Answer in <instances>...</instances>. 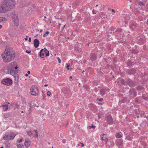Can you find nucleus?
Wrapping results in <instances>:
<instances>
[{
  "mask_svg": "<svg viewBox=\"0 0 148 148\" xmlns=\"http://www.w3.org/2000/svg\"><path fill=\"white\" fill-rule=\"evenodd\" d=\"M15 4L14 0H3L0 5V13H5L10 10Z\"/></svg>",
  "mask_w": 148,
  "mask_h": 148,
  "instance_id": "nucleus-1",
  "label": "nucleus"
},
{
  "mask_svg": "<svg viewBox=\"0 0 148 148\" xmlns=\"http://www.w3.org/2000/svg\"><path fill=\"white\" fill-rule=\"evenodd\" d=\"M14 54L11 53L9 49H5L2 56L4 62H8L12 60L14 58Z\"/></svg>",
  "mask_w": 148,
  "mask_h": 148,
  "instance_id": "nucleus-2",
  "label": "nucleus"
},
{
  "mask_svg": "<svg viewBox=\"0 0 148 148\" xmlns=\"http://www.w3.org/2000/svg\"><path fill=\"white\" fill-rule=\"evenodd\" d=\"M16 134L11 132L6 133L3 137L4 139L6 140H12L14 139Z\"/></svg>",
  "mask_w": 148,
  "mask_h": 148,
  "instance_id": "nucleus-3",
  "label": "nucleus"
},
{
  "mask_svg": "<svg viewBox=\"0 0 148 148\" xmlns=\"http://www.w3.org/2000/svg\"><path fill=\"white\" fill-rule=\"evenodd\" d=\"M16 63L15 62H12L9 64L8 66L7 67V70L9 71L12 75H17L16 74L18 72V71L12 69V68L14 67L13 65H15Z\"/></svg>",
  "mask_w": 148,
  "mask_h": 148,
  "instance_id": "nucleus-4",
  "label": "nucleus"
},
{
  "mask_svg": "<svg viewBox=\"0 0 148 148\" xmlns=\"http://www.w3.org/2000/svg\"><path fill=\"white\" fill-rule=\"evenodd\" d=\"M30 94L34 96H37L38 94V88L35 85H33L30 88Z\"/></svg>",
  "mask_w": 148,
  "mask_h": 148,
  "instance_id": "nucleus-5",
  "label": "nucleus"
},
{
  "mask_svg": "<svg viewBox=\"0 0 148 148\" xmlns=\"http://www.w3.org/2000/svg\"><path fill=\"white\" fill-rule=\"evenodd\" d=\"M11 17L12 18L13 21L14 22V25L17 26L18 25V16L16 14H11Z\"/></svg>",
  "mask_w": 148,
  "mask_h": 148,
  "instance_id": "nucleus-6",
  "label": "nucleus"
},
{
  "mask_svg": "<svg viewBox=\"0 0 148 148\" xmlns=\"http://www.w3.org/2000/svg\"><path fill=\"white\" fill-rule=\"evenodd\" d=\"M1 83L3 84L10 86L12 84V81L10 78H7L3 79L1 81Z\"/></svg>",
  "mask_w": 148,
  "mask_h": 148,
  "instance_id": "nucleus-7",
  "label": "nucleus"
},
{
  "mask_svg": "<svg viewBox=\"0 0 148 148\" xmlns=\"http://www.w3.org/2000/svg\"><path fill=\"white\" fill-rule=\"evenodd\" d=\"M27 134L28 135L30 136H33L36 137L37 138L38 136V131L36 130H34L32 132L31 131H29L27 132Z\"/></svg>",
  "mask_w": 148,
  "mask_h": 148,
  "instance_id": "nucleus-8",
  "label": "nucleus"
},
{
  "mask_svg": "<svg viewBox=\"0 0 148 148\" xmlns=\"http://www.w3.org/2000/svg\"><path fill=\"white\" fill-rule=\"evenodd\" d=\"M106 142L107 145V146L109 147H112L114 145V142L111 139L107 138Z\"/></svg>",
  "mask_w": 148,
  "mask_h": 148,
  "instance_id": "nucleus-9",
  "label": "nucleus"
},
{
  "mask_svg": "<svg viewBox=\"0 0 148 148\" xmlns=\"http://www.w3.org/2000/svg\"><path fill=\"white\" fill-rule=\"evenodd\" d=\"M107 121L108 124H112L113 123V121L111 116L110 115H108L107 116Z\"/></svg>",
  "mask_w": 148,
  "mask_h": 148,
  "instance_id": "nucleus-10",
  "label": "nucleus"
},
{
  "mask_svg": "<svg viewBox=\"0 0 148 148\" xmlns=\"http://www.w3.org/2000/svg\"><path fill=\"white\" fill-rule=\"evenodd\" d=\"M34 44L35 48H37L38 47L39 44V40L37 39H35L34 41Z\"/></svg>",
  "mask_w": 148,
  "mask_h": 148,
  "instance_id": "nucleus-11",
  "label": "nucleus"
},
{
  "mask_svg": "<svg viewBox=\"0 0 148 148\" xmlns=\"http://www.w3.org/2000/svg\"><path fill=\"white\" fill-rule=\"evenodd\" d=\"M127 85H128L130 86H135L134 82L131 80H128Z\"/></svg>",
  "mask_w": 148,
  "mask_h": 148,
  "instance_id": "nucleus-12",
  "label": "nucleus"
},
{
  "mask_svg": "<svg viewBox=\"0 0 148 148\" xmlns=\"http://www.w3.org/2000/svg\"><path fill=\"white\" fill-rule=\"evenodd\" d=\"M127 73L130 74H134L136 73V70L134 69H132L127 71Z\"/></svg>",
  "mask_w": 148,
  "mask_h": 148,
  "instance_id": "nucleus-13",
  "label": "nucleus"
},
{
  "mask_svg": "<svg viewBox=\"0 0 148 148\" xmlns=\"http://www.w3.org/2000/svg\"><path fill=\"white\" fill-rule=\"evenodd\" d=\"M30 143V141L29 139H26L25 141V145L27 147H29Z\"/></svg>",
  "mask_w": 148,
  "mask_h": 148,
  "instance_id": "nucleus-14",
  "label": "nucleus"
},
{
  "mask_svg": "<svg viewBox=\"0 0 148 148\" xmlns=\"http://www.w3.org/2000/svg\"><path fill=\"white\" fill-rule=\"evenodd\" d=\"M45 50H46L45 48L42 49L40 50V56L42 58H43L45 55V52H44Z\"/></svg>",
  "mask_w": 148,
  "mask_h": 148,
  "instance_id": "nucleus-15",
  "label": "nucleus"
},
{
  "mask_svg": "<svg viewBox=\"0 0 148 148\" xmlns=\"http://www.w3.org/2000/svg\"><path fill=\"white\" fill-rule=\"evenodd\" d=\"M14 78V82L17 83L19 81V76L18 75H13Z\"/></svg>",
  "mask_w": 148,
  "mask_h": 148,
  "instance_id": "nucleus-16",
  "label": "nucleus"
},
{
  "mask_svg": "<svg viewBox=\"0 0 148 148\" xmlns=\"http://www.w3.org/2000/svg\"><path fill=\"white\" fill-rule=\"evenodd\" d=\"M97 56L94 53H92L91 54L90 58L92 61L95 60L96 59Z\"/></svg>",
  "mask_w": 148,
  "mask_h": 148,
  "instance_id": "nucleus-17",
  "label": "nucleus"
},
{
  "mask_svg": "<svg viewBox=\"0 0 148 148\" xmlns=\"http://www.w3.org/2000/svg\"><path fill=\"white\" fill-rule=\"evenodd\" d=\"M129 93H130V95H133L134 96L136 95V93L134 90L130 89L129 90Z\"/></svg>",
  "mask_w": 148,
  "mask_h": 148,
  "instance_id": "nucleus-18",
  "label": "nucleus"
},
{
  "mask_svg": "<svg viewBox=\"0 0 148 148\" xmlns=\"http://www.w3.org/2000/svg\"><path fill=\"white\" fill-rule=\"evenodd\" d=\"M100 92L101 95H103L107 92V90H106L101 89L100 90Z\"/></svg>",
  "mask_w": 148,
  "mask_h": 148,
  "instance_id": "nucleus-19",
  "label": "nucleus"
},
{
  "mask_svg": "<svg viewBox=\"0 0 148 148\" xmlns=\"http://www.w3.org/2000/svg\"><path fill=\"white\" fill-rule=\"evenodd\" d=\"M28 10L29 12L31 11V12L32 11H35V8L34 6L32 5L31 6V7L29 8Z\"/></svg>",
  "mask_w": 148,
  "mask_h": 148,
  "instance_id": "nucleus-20",
  "label": "nucleus"
},
{
  "mask_svg": "<svg viewBox=\"0 0 148 148\" xmlns=\"http://www.w3.org/2000/svg\"><path fill=\"white\" fill-rule=\"evenodd\" d=\"M5 147L6 148H10V143L8 141H5Z\"/></svg>",
  "mask_w": 148,
  "mask_h": 148,
  "instance_id": "nucleus-21",
  "label": "nucleus"
},
{
  "mask_svg": "<svg viewBox=\"0 0 148 148\" xmlns=\"http://www.w3.org/2000/svg\"><path fill=\"white\" fill-rule=\"evenodd\" d=\"M7 19L6 18L3 17H0V23L3 21H7Z\"/></svg>",
  "mask_w": 148,
  "mask_h": 148,
  "instance_id": "nucleus-22",
  "label": "nucleus"
},
{
  "mask_svg": "<svg viewBox=\"0 0 148 148\" xmlns=\"http://www.w3.org/2000/svg\"><path fill=\"white\" fill-rule=\"evenodd\" d=\"M116 136L117 138H121L122 137V134L121 132L116 134Z\"/></svg>",
  "mask_w": 148,
  "mask_h": 148,
  "instance_id": "nucleus-23",
  "label": "nucleus"
},
{
  "mask_svg": "<svg viewBox=\"0 0 148 148\" xmlns=\"http://www.w3.org/2000/svg\"><path fill=\"white\" fill-rule=\"evenodd\" d=\"M123 144V142L122 140H119L116 143V144L119 146H121Z\"/></svg>",
  "mask_w": 148,
  "mask_h": 148,
  "instance_id": "nucleus-24",
  "label": "nucleus"
},
{
  "mask_svg": "<svg viewBox=\"0 0 148 148\" xmlns=\"http://www.w3.org/2000/svg\"><path fill=\"white\" fill-rule=\"evenodd\" d=\"M2 106L3 108V109L5 110H6L8 109V105L7 104L3 105Z\"/></svg>",
  "mask_w": 148,
  "mask_h": 148,
  "instance_id": "nucleus-25",
  "label": "nucleus"
},
{
  "mask_svg": "<svg viewBox=\"0 0 148 148\" xmlns=\"http://www.w3.org/2000/svg\"><path fill=\"white\" fill-rule=\"evenodd\" d=\"M136 89L138 90H141L143 89V87L141 86H139L136 87Z\"/></svg>",
  "mask_w": 148,
  "mask_h": 148,
  "instance_id": "nucleus-26",
  "label": "nucleus"
},
{
  "mask_svg": "<svg viewBox=\"0 0 148 148\" xmlns=\"http://www.w3.org/2000/svg\"><path fill=\"white\" fill-rule=\"evenodd\" d=\"M146 1H145V3L142 1H140L139 3L138 4L139 5L141 6H143L145 5V4L146 3Z\"/></svg>",
  "mask_w": 148,
  "mask_h": 148,
  "instance_id": "nucleus-27",
  "label": "nucleus"
},
{
  "mask_svg": "<svg viewBox=\"0 0 148 148\" xmlns=\"http://www.w3.org/2000/svg\"><path fill=\"white\" fill-rule=\"evenodd\" d=\"M46 50L44 52H45V54L46 56H49V52L48 50H47V49H46Z\"/></svg>",
  "mask_w": 148,
  "mask_h": 148,
  "instance_id": "nucleus-28",
  "label": "nucleus"
},
{
  "mask_svg": "<svg viewBox=\"0 0 148 148\" xmlns=\"http://www.w3.org/2000/svg\"><path fill=\"white\" fill-rule=\"evenodd\" d=\"M145 112H144L142 111H139V114L141 116H144V114Z\"/></svg>",
  "mask_w": 148,
  "mask_h": 148,
  "instance_id": "nucleus-29",
  "label": "nucleus"
},
{
  "mask_svg": "<svg viewBox=\"0 0 148 148\" xmlns=\"http://www.w3.org/2000/svg\"><path fill=\"white\" fill-rule=\"evenodd\" d=\"M121 83L123 85H127V82H125L124 79H121Z\"/></svg>",
  "mask_w": 148,
  "mask_h": 148,
  "instance_id": "nucleus-30",
  "label": "nucleus"
},
{
  "mask_svg": "<svg viewBox=\"0 0 148 148\" xmlns=\"http://www.w3.org/2000/svg\"><path fill=\"white\" fill-rule=\"evenodd\" d=\"M49 31H47L45 33V34L43 36L44 37H46L47 36V35L49 34Z\"/></svg>",
  "mask_w": 148,
  "mask_h": 148,
  "instance_id": "nucleus-31",
  "label": "nucleus"
},
{
  "mask_svg": "<svg viewBox=\"0 0 148 148\" xmlns=\"http://www.w3.org/2000/svg\"><path fill=\"white\" fill-rule=\"evenodd\" d=\"M66 65H66L67 69L68 70H71L72 69V68H69V67L70 66V65L68 64H66Z\"/></svg>",
  "mask_w": 148,
  "mask_h": 148,
  "instance_id": "nucleus-32",
  "label": "nucleus"
},
{
  "mask_svg": "<svg viewBox=\"0 0 148 148\" xmlns=\"http://www.w3.org/2000/svg\"><path fill=\"white\" fill-rule=\"evenodd\" d=\"M122 30L120 28H119L117 29L116 30L115 32H121V31Z\"/></svg>",
  "mask_w": 148,
  "mask_h": 148,
  "instance_id": "nucleus-33",
  "label": "nucleus"
},
{
  "mask_svg": "<svg viewBox=\"0 0 148 148\" xmlns=\"http://www.w3.org/2000/svg\"><path fill=\"white\" fill-rule=\"evenodd\" d=\"M17 147L18 148H21L22 147L21 145H20L19 143H17Z\"/></svg>",
  "mask_w": 148,
  "mask_h": 148,
  "instance_id": "nucleus-34",
  "label": "nucleus"
},
{
  "mask_svg": "<svg viewBox=\"0 0 148 148\" xmlns=\"http://www.w3.org/2000/svg\"><path fill=\"white\" fill-rule=\"evenodd\" d=\"M47 95L48 96H50L51 95V92L50 91H48L47 92Z\"/></svg>",
  "mask_w": 148,
  "mask_h": 148,
  "instance_id": "nucleus-35",
  "label": "nucleus"
},
{
  "mask_svg": "<svg viewBox=\"0 0 148 148\" xmlns=\"http://www.w3.org/2000/svg\"><path fill=\"white\" fill-rule=\"evenodd\" d=\"M116 61H117L116 58H114L113 59V62L114 63L116 62Z\"/></svg>",
  "mask_w": 148,
  "mask_h": 148,
  "instance_id": "nucleus-36",
  "label": "nucleus"
},
{
  "mask_svg": "<svg viewBox=\"0 0 148 148\" xmlns=\"http://www.w3.org/2000/svg\"><path fill=\"white\" fill-rule=\"evenodd\" d=\"M135 27V26L134 25H133L131 27V28L132 29H134Z\"/></svg>",
  "mask_w": 148,
  "mask_h": 148,
  "instance_id": "nucleus-37",
  "label": "nucleus"
},
{
  "mask_svg": "<svg viewBox=\"0 0 148 148\" xmlns=\"http://www.w3.org/2000/svg\"><path fill=\"white\" fill-rule=\"evenodd\" d=\"M92 12L93 14H95L96 13V11L94 10H93L92 11Z\"/></svg>",
  "mask_w": 148,
  "mask_h": 148,
  "instance_id": "nucleus-38",
  "label": "nucleus"
},
{
  "mask_svg": "<svg viewBox=\"0 0 148 148\" xmlns=\"http://www.w3.org/2000/svg\"><path fill=\"white\" fill-rule=\"evenodd\" d=\"M80 48H77L76 46L75 47V49L77 51H79L80 50Z\"/></svg>",
  "mask_w": 148,
  "mask_h": 148,
  "instance_id": "nucleus-39",
  "label": "nucleus"
},
{
  "mask_svg": "<svg viewBox=\"0 0 148 148\" xmlns=\"http://www.w3.org/2000/svg\"><path fill=\"white\" fill-rule=\"evenodd\" d=\"M26 52L27 53H29L31 52V51H28V50H26Z\"/></svg>",
  "mask_w": 148,
  "mask_h": 148,
  "instance_id": "nucleus-40",
  "label": "nucleus"
},
{
  "mask_svg": "<svg viewBox=\"0 0 148 148\" xmlns=\"http://www.w3.org/2000/svg\"><path fill=\"white\" fill-rule=\"evenodd\" d=\"M58 62L59 63H60L61 62L60 59V58L59 57H58Z\"/></svg>",
  "mask_w": 148,
  "mask_h": 148,
  "instance_id": "nucleus-41",
  "label": "nucleus"
},
{
  "mask_svg": "<svg viewBox=\"0 0 148 148\" xmlns=\"http://www.w3.org/2000/svg\"><path fill=\"white\" fill-rule=\"evenodd\" d=\"M97 99H99V101H101L103 100V98H100V99H99V98H98Z\"/></svg>",
  "mask_w": 148,
  "mask_h": 148,
  "instance_id": "nucleus-42",
  "label": "nucleus"
},
{
  "mask_svg": "<svg viewBox=\"0 0 148 148\" xmlns=\"http://www.w3.org/2000/svg\"><path fill=\"white\" fill-rule=\"evenodd\" d=\"M91 128H92L93 129H95L96 128V127L95 126L92 125L91 126Z\"/></svg>",
  "mask_w": 148,
  "mask_h": 148,
  "instance_id": "nucleus-43",
  "label": "nucleus"
},
{
  "mask_svg": "<svg viewBox=\"0 0 148 148\" xmlns=\"http://www.w3.org/2000/svg\"><path fill=\"white\" fill-rule=\"evenodd\" d=\"M22 141V139H20V140H19V141H18V143H19L21 142Z\"/></svg>",
  "mask_w": 148,
  "mask_h": 148,
  "instance_id": "nucleus-44",
  "label": "nucleus"
},
{
  "mask_svg": "<svg viewBox=\"0 0 148 148\" xmlns=\"http://www.w3.org/2000/svg\"><path fill=\"white\" fill-rule=\"evenodd\" d=\"M28 37L27 36H26V38H25V40H27Z\"/></svg>",
  "mask_w": 148,
  "mask_h": 148,
  "instance_id": "nucleus-45",
  "label": "nucleus"
},
{
  "mask_svg": "<svg viewBox=\"0 0 148 148\" xmlns=\"http://www.w3.org/2000/svg\"><path fill=\"white\" fill-rule=\"evenodd\" d=\"M28 41L29 42H30L31 41V39L30 38H29Z\"/></svg>",
  "mask_w": 148,
  "mask_h": 148,
  "instance_id": "nucleus-46",
  "label": "nucleus"
},
{
  "mask_svg": "<svg viewBox=\"0 0 148 148\" xmlns=\"http://www.w3.org/2000/svg\"><path fill=\"white\" fill-rule=\"evenodd\" d=\"M111 11H112V12H115V11L113 9H111Z\"/></svg>",
  "mask_w": 148,
  "mask_h": 148,
  "instance_id": "nucleus-47",
  "label": "nucleus"
},
{
  "mask_svg": "<svg viewBox=\"0 0 148 148\" xmlns=\"http://www.w3.org/2000/svg\"><path fill=\"white\" fill-rule=\"evenodd\" d=\"M80 143L82 144V147H83L84 145V144H83V143Z\"/></svg>",
  "mask_w": 148,
  "mask_h": 148,
  "instance_id": "nucleus-48",
  "label": "nucleus"
},
{
  "mask_svg": "<svg viewBox=\"0 0 148 148\" xmlns=\"http://www.w3.org/2000/svg\"><path fill=\"white\" fill-rule=\"evenodd\" d=\"M101 139L102 140H104V139H103V137H101Z\"/></svg>",
  "mask_w": 148,
  "mask_h": 148,
  "instance_id": "nucleus-49",
  "label": "nucleus"
},
{
  "mask_svg": "<svg viewBox=\"0 0 148 148\" xmlns=\"http://www.w3.org/2000/svg\"><path fill=\"white\" fill-rule=\"evenodd\" d=\"M88 127L89 128V129H91V126H89Z\"/></svg>",
  "mask_w": 148,
  "mask_h": 148,
  "instance_id": "nucleus-50",
  "label": "nucleus"
},
{
  "mask_svg": "<svg viewBox=\"0 0 148 148\" xmlns=\"http://www.w3.org/2000/svg\"><path fill=\"white\" fill-rule=\"evenodd\" d=\"M28 73L29 74L30 73V71H27Z\"/></svg>",
  "mask_w": 148,
  "mask_h": 148,
  "instance_id": "nucleus-51",
  "label": "nucleus"
},
{
  "mask_svg": "<svg viewBox=\"0 0 148 148\" xmlns=\"http://www.w3.org/2000/svg\"><path fill=\"white\" fill-rule=\"evenodd\" d=\"M25 76H28V74H27L26 73L25 74Z\"/></svg>",
  "mask_w": 148,
  "mask_h": 148,
  "instance_id": "nucleus-52",
  "label": "nucleus"
},
{
  "mask_svg": "<svg viewBox=\"0 0 148 148\" xmlns=\"http://www.w3.org/2000/svg\"><path fill=\"white\" fill-rule=\"evenodd\" d=\"M48 85L47 84H45V85L44 86L45 87L47 86Z\"/></svg>",
  "mask_w": 148,
  "mask_h": 148,
  "instance_id": "nucleus-53",
  "label": "nucleus"
},
{
  "mask_svg": "<svg viewBox=\"0 0 148 148\" xmlns=\"http://www.w3.org/2000/svg\"><path fill=\"white\" fill-rule=\"evenodd\" d=\"M2 27V26L1 25H0V29H1Z\"/></svg>",
  "mask_w": 148,
  "mask_h": 148,
  "instance_id": "nucleus-54",
  "label": "nucleus"
},
{
  "mask_svg": "<svg viewBox=\"0 0 148 148\" xmlns=\"http://www.w3.org/2000/svg\"><path fill=\"white\" fill-rule=\"evenodd\" d=\"M18 68L17 66H16L15 68V69H16Z\"/></svg>",
  "mask_w": 148,
  "mask_h": 148,
  "instance_id": "nucleus-55",
  "label": "nucleus"
},
{
  "mask_svg": "<svg viewBox=\"0 0 148 148\" xmlns=\"http://www.w3.org/2000/svg\"><path fill=\"white\" fill-rule=\"evenodd\" d=\"M65 25L63 26V28L62 30H63V28H64L65 27Z\"/></svg>",
  "mask_w": 148,
  "mask_h": 148,
  "instance_id": "nucleus-56",
  "label": "nucleus"
},
{
  "mask_svg": "<svg viewBox=\"0 0 148 148\" xmlns=\"http://www.w3.org/2000/svg\"><path fill=\"white\" fill-rule=\"evenodd\" d=\"M58 24L59 25H61V23H58Z\"/></svg>",
  "mask_w": 148,
  "mask_h": 148,
  "instance_id": "nucleus-57",
  "label": "nucleus"
},
{
  "mask_svg": "<svg viewBox=\"0 0 148 148\" xmlns=\"http://www.w3.org/2000/svg\"><path fill=\"white\" fill-rule=\"evenodd\" d=\"M84 71H82V73H83V74H84Z\"/></svg>",
  "mask_w": 148,
  "mask_h": 148,
  "instance_id": "nucleus-58",
  "label": "nucleus"
},
{
  "mask_svg": "<svg viewBox=\"0 0 148 148\" xmlns=\"http://www.w3.org/2000/svg\"><path fill=\"white\" fill-rule=\"evenodd\" d=\"M42 30H41L40 31V32H42Z\"/></svg>",
  "mask_w": 148,
  "mask_h": 148,
  "instance_id": "nucleus-59",
  "label": "nucleus"
},
{
  "mask_svg": "<svg viewBox=\"0 0 148 148\" xmlns=\"http://www.w3.org/2000/svg\"><path fill=\"white\" fill-rule=\"evenodd\" d=\"M6 103H8V104H10V103H9V102H6Z\"/></svg>",
  "mask_w": 148,
  "mask_h": 148,
  "instance_id": "nucleus-60",
  "label": "nucleus"
},
{
  "mask_svg": "<svg viewBox=\"0 0 148 148\" xmlns=\"http://www.w3.org/2000/svg\"><path fill=\"white\" fill-rule=\"evenodd\" d=\"M98 6V5H96L95 6L96 7H97Z\"/></svg>",
  "mask_w": 148,
  "mask_h": 148,
  "instance_id": "nucleus-61",
  "label": "nucleus"
},
{
  "mask_svg": "<svg viewBox=\"0 0 148 148\" xmlns=\"http://www.w3.org/2000/svg\"><path fill=\"white\" fill-rule=\"evenodd\" d=\"M70 78H71H71H72V76H70Z\"/></svg>",
  "mask_w": 148,
  "mask_h": 148,
  "instance_id": "nucleus-62",
  "label": "nucleus"
},
{
  "mask_svg": "<svg viewBox=\"0 0 148 148\" xmlns=\"http://www.w3.org/2000/svg\"><path fill=\"white\" fill-rule=\"evenodd\" d=\"M44 18H46V16H44Z\"/></svg>",
  "mask_w": 148,
  "mask_h": 148,
  "instance_id": "nucleus-63",
  "label": "nucleus"
},
{
  "mask_svg": "<svg viewBox=\"0 0 148 148\" xmlns=\"http://www.w3.org/2000/svg\"><path fill=\"white\" fill-rule=\"evenodd\" d=\"M99 105H100V104H101V103H99Z\"/></svg>",
  "mask_w": 148,
  "mask_h": 148,
  "instance_id": "nucleus-64",
  "label": "nucleus"
}]
</instances>
